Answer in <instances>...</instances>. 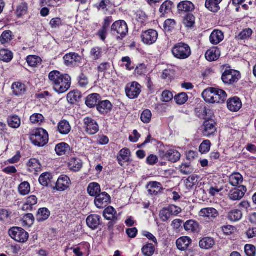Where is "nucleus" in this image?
I'll use <instances>...</instances> for the list:
<instances>
[{"label": "nucleus", "mask_w": 256, "mask_h": 256, "mask_svg": "<svg viewBox=\"0 0 256 256\" xmlns=\"http://www.w3.org/2000/svg\"><path fill=\"white\" fill-rule=\"evenodd\" d=\"M172 7V2L170 0H166L160 6V12L162 14H164L170 11Z\"/></svg>", "instance_id": "54"}, {"label": "nucleus", "mask_w": 256, "mask_h": 256, "mask_svg": "<svg viewBox=\"0 0 256 256\" xmlns=\"http://www.w3.org/2000/svg\"><path fill=\"white\" fill-rule=\"evenodd\" d=\"M116 212L112 206H108L104 211V216L108 220L115 221L117 220Z\"/></svg>", "instance_id": "34"}, {"label": "nucleus", "mask_w": 256, "mask_h": 256, "mask_svg": "<svg viewBox=\"0 0 256 256\" xmlns=\"http://www.w3.org/2000/svg\"><path fill=\"white\" fill-rule=\"evenodd\" d=\"M142 251L145 256H152L154 252L155 248L152 244H148L142 247Z\"/></svg>", "instance_id": "48"}, {"label": "nucleus", "mask_w": 256, "mask_h": 256, "mask_svg": "<svg viewBox=\"0 0 256 256\" xmlns=\"http://www.w3.org/2000/svg\"><path fill=\"white\" fill-rule=\"evenodd\" d=\"M64 64L66 66H78L81 63L82 57L76 53H70L64 56Z\"/></svg>", "instance_id": "11"}, {"label": "nucleus", "mask_w": 256, "mask_h": 256, "mask_svg": "<svg viewBox=\"0 0 256 256\" xmlns=\"http://www.w3.org/2000/svg\"><path fill=\"white\" fill-rule=\"evenodd\" d=\"M244 251L247 256H256V248L250 244H246L244 247Z\"/></svg>", "instance_id": "64"}, {"label": "nucleus", "mask_w": 256, "mask_h": 256, "mask_svg": "<svg viewBox=\"0 0 256 256\" xmlns=\"http://www.w3.org/2000/svg\"><path fill=\"white\" fill-rule=\"evenodd\" d=\"M202 96L205 101L209 103H222L227 97L224 90L214 88H210L204 90Z\"/></svg>", "instance_id": "2"}, {"label": "nucleus", "mask_w": 256, "mask_h": 256, "mask_svg": "<svg viewBox=\"0 0 256 256\" xmlns=\"http://www.w3.org/2000/svg\"><path fill=\"white\" fill-rule=\"evenodd\" d=\"M52 176L50 173L44 172L39 178L40 183L44 186H48L52 182Z\"/></svg>", "instance_id": "38"}, {"label": "nucleus", "mask_w": 256, "mask_h": 256, "mask_svg": "<svg viewBox=\"0 0 256 256\" xmlns=\"http://www.w3.org/2000/svg\"><path fill=\"white\" fill-rule=\"evenodd\" d=\"M148 192L150 195H157L163 190L160 183L156 182H150L147 187Z\"/></svg>", "instance_id": "19"}, {"label": "nucleus", "mask_w": 256, "mask_h": 256, "mask_svg": "<svg viewBox=\"0 0 256 256\" xmlns=\"http://www.w3.org/2000/svg\"><path fill=\"white\" fill-rule=\"evenodd\" d=\"M110 196L106 192H102L95 197L94 204L98 208H104L110 202Z\"/></svg>", "instance_id": "9"}, {"label": "nucleus", "mask_w": 256, "mask_h": 256, "mask_svg": "<svg viewBox=\"0 0 256 256\" xmlns=\"http://www.w3.org/2000/svg\"><path fill=\"white\" fill-rule=\"evenodd\" d=\"M222 0H206L205 6L210 11L216 12L220 10V4Z\"/></svg>", "instance_id": "22"}, {"label": "nucleus", "mask_w": 256, "mask_h": 256, "mask_svg": "<svg viewBox=\"0 0 256 256\" xmlns=\"http://www.w3.org/2000/svg\"><path fill=\"white\" fill-rule=\"evenodd\" d=\"M31 172H38L42 170V166L39 161L36 158L30 159L27 164Z\"/></svg>", "instance_id": "33"}, {"label": "nucleus", "mask_w": 256, "mask_h": 256, "mask_svg": "<svg viewBox=\"0 0 256 256\" xmlns=\"http://www.w3.org/2000/svg\"><path fill=\"white\" fill-rule=\"evenodd\" d=\"M58 130L61 134H68L70 130V126L68 122L65 120L60 122L58 126Z\"/></svg>", "instance_id": "39"}, {"label": "nucleus", "mask_w": 256, "mask_h": 256, "mask_svg": "<svg viewBox=\"0 0 256 256\" xmlns=\"http://www.w3.org/2000/svg\"><path fill=\"white\" fill-rule=\"evenodd\" d=\"M240 78V74L239 72L230 68L226 69L222 76L223 82L228 85L237 82Z\"/></svg>", "instance_id": "6"}, {"label": "nucleus", "mask_w": 256, "mask_h": 256, "mask_svg": "<svg viewBox=\"0 0 256 256\" xmlns=\"http://www.w3.org/2000/svg\"><path fill=\"white\" fill-rule=\"evenodd\" d=\"M50 212L46 208H40L37 214V220L39 222H43L48 218Z\"/></svg>", "instance_id": "44"}, {"label": "nucleus", "mask_w": 256, "mask_h": 256, "mask_svg": "<svg viewBox=\"0 0 256 256\" xmlns=\"http://www.w3.org/2000/svg\"><path fill=\"white\" fill-rule=\"evenodd\" d=\"M180 154L176 150L170 149L168 150L164 156V158L172 162H176L180 160Z\"/></svg>", "instance_id": "21"}, {"label": "nucleus", "mask_w": 256, "mask_h": 256, "mask_svg": "<svg viewBox=\"0 0 256 256\" xmlns=\"http://www.w3.org/2000/svg\"><path fill=\"white\" fill-rule=\"evenodd\" d=\"M242 212L238 210H234L230 212L228 215V218L231 222H236L242 218Z\"/></svg>", "instance_id": "40"}, {"label": "nucleus", "mask_w": 256, "mask_h": 256, "mask_svg": "<svg viewBox=\"0 0 256 256\" xmlns=\"http://www.w3.org/2000/svg\"><path fill=\"white\" fill-rule=\"evenodd\" d=\"M30 140L34 145L42 147L48 142V135L44 130L37 129L30 134Z\"/></svg>", "instance_id": "4"}, {"label": "nucleus", "mask_w": 256, "mask_h": 256, "mask_svg": "<svg viewBox=\"0 0 256 256\" xmlns=\"http://www.w3.org/2000/svg\"><path fill=\"white\" fill-rule=\"evenodd\" d=\"M223 190V187L216 184H211L208 190L209 194L214 196Z\"/></svg>", "instance_id": "57"}, {"label": "nucleus", "mask_w": 256, "mask_h": 256, "mask_svg": "<svg viewBox=\"0 0 256 256\" xmlns=\"http://www.w3.org/2000/svg\"><path fill=\"white\" fill-rule=\"evenodd\" d=\"M198 180V178L196 175H192L189 176L186 181V186L188 189L192 188L196 186Z\"/></svg>", "instance_id": "49"}, {"label": "nucleus", "mask_w": 256, "mask_h": 256, "mask_svg": "<svg viewBox=\"0 0 256 256\" xmlns=\"http://www.w3.org/2000/svg\"><path fill=\"white\" fill-rule=\"evenodd\" d=\"M70 150V146L64 142H61L58 144L55 148V151L58 156L66 154Z\"/></svg>", "instance_id": "36"}, {"label": "nucleus", "mask_w": 256, "mask_h": 256, "mask_svg": "<svg viewBox=\"0 0 256 256\" xmlns=\"http://www.w3.org/2000/svg\"><path fill=\"white\" fill-rule=\"evenodd\" d=\"M111 31L114 34L118 35V39L122 40L128 34V29L126 23L124 20H120L112 24Z\"/></svg>", "instance_id": "5"}, {"label": "nucleus", "mask_w": 256, "mask_h": 256, "mask_svg": "<svg viewBox=\"0 0 256 256\" xmlns=\"http://www.w3.org/2000/svg\"><path fill=\"white\" fill-rule=\"evenodd\" d=\"M174 100L176 103L181 105L184 104L188 100L186 94L184 92L179 94L174 97Z\"/></svg>", "instance_id": "56"}, {"label": "nucleus", "mask_w": 256, "mask_h": 256, "mask_svg": "<svg viewBox=\"0 0 256 256\" xmlns=\"http://www.w3.org/2000/svg\"><path fill=\"white\" fill-rule=\"evenodd\" d=\"M243 181L242 176L239 173L232 174L229 177L230 184L234 186H236L240 184Z\"/></svg>", "instance_id": "37"}, {"label": "nucleus", "mask_w": 256, "mask_h": 256, "mask_svg": "<svg viewBox=\"0 0 256 256\" xmlns=\"http://www.w3.org/2000/svg\"><path fill=\"white\" fill-rule=\"evenodd\" d=\"M100 216L98 215L91 214L86 218V224L91 229H96L100 224Z\"/></svg>", "instance_id": "18"}, {"label": "nucleus", "mask_w": 256, "mask_h": 256, "mask_svg": "<svg viewBox=\"0 0 256 256\" xmlns=\"http://www.w3.org/2000/svg\"><path fill=\"white\" fill-rule=\"evenodd\" d=\"M142 87L137 82L128 84L125 88L126 96L130 98H137L141 92Z\"/></svg>", "instance_id": "8"}, {"label": "nucleus", "mask_w": 256, "mask_h": 256, "mask_svg": "<svg viewBox=\"0 0 256 256\" xmlns=\"http://www.w3.org/2000/svg\"><path fill=\"white\" fill-rule=\"evenodd\" d=\"M68 166L71 170L78 172L82 166V162L79 158H73L70 160Z\"/></svg>", "instance_id": "23"}, {"label": "nucleus", "mask_w": 256, "mask_h": 256, "mask_svg": "<svg viewBox=\"0 0 256 256\" xmlns=\"http://www.w3.org/2000/svg\"><path fill=\"white\" fill-rule=\"evenodd\" d=\"M30 185L27 182H22L18 186V192L20 194L25 196L30 192Z\"/></svg>", "instance_id": "52"}, {"label": "nucleus", "mask_w": 256, "mask_h": 256, "mask_svg": "<svg viewBox=\"0 0 256 256\" xmlns=\"http://www.w3.org/2000/svg\"><path fill=\"white\" fill-rule=\"evenodd\" d=\"M200 216L207 218L212 221L219 216V212L216 209L213 208H207L200 210Z\"/></svg>", "instance_id": "16"}, {"label": "nucleus", "mask_w": 256, "mask_h": 256, "mask_svg": "<svg viewBox=\"0 0 256 256\" xmlns=\"http://www.w3.org/2000/svg\"><path fill=\"white\" fill-rule=\"evenodd\" d=\"M214 244V240L208 237L204 238L200 240V246L204 249H208L211 248Z\"/></svg>", "instance_id": "42"}, {"label": "nucleus", "mask_w": 256, "mask_h": 256, "mask_svg": "<svg viewBox=\"0 0 256 256\" xmlns=\"http://www.w3.org/2000/svg\"><path fill=\"white\" fill-rule=\"evenodd\" d=\"M158 36L157 32L153 30H146L141 34L142 42L148 45L154 44L156 42Z\"/></svg>", "instance_id": "10"}, {"label": "nucleus", "mask_w": 256, "mask_h": 256, "mask_svg": "<svg viewBox=\"0 0 256 256\" xmlns=\"http://www.w3.org/2000/svg\"><path fill=\"white\" fill-rule=\"evenodd\" d=\"M70 184V178L66 175H62L57 180L56 188L58 190L64 191L68 188Z\"/></svg>", "instance_id": "15"}, {"label": "nucleus", "mask_w": 256, "mask_h": 256, "mask_svg": "<svg viewBox=\"0 0 256 256\" xmlns=\"http://www.w3.org/2000/svg\"><path fill=\"white\" fill-rule=\"evenodd\" d=\"M184 228L186 230L191 232H198L200 227L198 224L195 220H188L184 224Z\"/></svg>", "instance_id": "25"}, {"label": "nucleus", "mask_w": 256, "mask_h": 256, "mask_svg": "<svg viewBox=\"0 0 256 256\" xmlns=\"http://www.w3.org/2000/svg\"><path fill=\"white\" fill-rule=\"evenodd\" d=\"M13 58L12 53L8 50L2 49L0 50V60H1L9 62Z\"/></svg>", "instance_id": "45"}, {"label": "nucleus", "mask_w": 256, "mask_h": 256, "mask_svg": "<svg viewBox=\"0 0 256 256\" xmlns=\"http://www.w3.org/2000/svg\"><path fill=\"white\" fill-rule=\"evenodd\" d=\"M48 77L54 90L58 94L66 92L70 86L71 78L68 74L63 75L55 70L51 72Z\"/></svg>", "instance_id": "1"}, {"label": "nucleus", "mask_w": 256, "mask_h": 256, "mask_svg": "<svg viewBox=\"0 0 256 256\" xmlns=\"http://www.w3.org/2000/svg\"><path fill=\"white\" fill-rule=\"evenodd\" d=\"M220 51L217 48H212L207 50L205 54L206 58L209 62H213L218 59Z\"/></svg>", "instance_id": "20"}, {"label": "nucleus", "mask_w": 256, "mask_h": 256, "mask_svg": "<svg viewBox=\"0 0 256 256\" xmlns=\"http://www.w3.org/2000/svg\"><path fill=\"white\" fill-rule=\"evenodd\" d=\"M184 26L188 28H193L196 24V18L192 14H187L183 20Z\"/></svg>", "instance_id": "35"}, {"label": "nucleus", "mask_w": 256, "mask_h": 256, "mask_svg": "<svg viewBox=\"0 0 256 256\" xmlns=\"http://www.w3.org/2000/svg\"><path fill=\"white\" fill-rule=\"evenodd\" d=\"M171 216L172 214L168 208H164L160 212V216L163 222L168 220Z\"/></svg>", "instance_id": "62"}, {"label": "nucleus", "mask_w": 256, "mask_h": 256, "mask_svg": "<svg viewBox=\"0 0 256 256\" xmlns=\"http://www.w3.org/2000/svg\"><path fill=\"white\" fill-rule=\"evenodd\" d=\"M26 61L28 65L32 67H36L42 62L41 58L36 56H29L26 58Z\"/></svg>", "instance_id": "46"}, {"label": "nucleus", "mask_w": 256, "mask_h": 256, "mask_svg": "<svg viewBox=\"0 0 256 256\" xmlns=\"http://www.w3.org/2000/svg\"><path fill=\"white\" fill-rule=\"evenodd\" d=\"M81 98L80 93L78 91L70 92L67 95V100L69 103L74 104Z\"/></svg>", "instance_id": "41"}, {"label": "nucleus", "mask_w": 256, "mask_h": 256, "mask_svg": "<svg viewBox=\"0 0 256 256\" xmlns=\"http://www.w3.org/2000/svg\"><path fill=\"white\" fill-rule=\"evenodd\" d=\"M100 98V96L98 94H92L88 96L86 100V104L89 108L97 106L98 102Z\"/></svg>", "instance_id": "27"}, {"label": "nucleus", "mask_w": 256, "mask_h": 256, "mask_svg": "<svg viewBox=\"0 0 256 256\" xmlns=\"http://www.w3.org/2000/svg\"><path fill=\"white\" fill-rule=\"evenodd\" d=\"M13 93L16 96L22 95L26 92L24 84L20 82H14L12 86Z\"/></svg>", "instance_id": "32"}, {"label": "nucleus", "mask_w": 256, "mask_h": 256, "mask_svg": "<svg viewBox=\"0 0 256 256\" xmlns=\"http://www.w3.org/2000/svg\"><path fill=\"white\" fill-rule=\"evenodd\" d=\"M180 170L184 174L188 175L192 173L194 169L190 163H183L180 166Z\"/></svg>", "instance_id": "55"}, {"label": "nucleus", "mask_w": 256, "mask_h": 256, "mask_svg": "<svg viewBox=\"0 0 256 256\" xmlns=\"http://www.w3.org/2000/svg\"><path fill=\"white\" fill-rule=\"evenodd\" d=\"M112 104L109 100H106L98 103L97 105V110L102 114H104L108 112L112 108Z\"/></svg>", "instance_id": "28"}, {"label": "nucleus", "mask_w": 256, "mask_h": 256, "mask_svg": "<svg viewBox=\"0 0 256 256\" xmlns=\"http://www.w3.org/2000/svg\"><path fill=\"white\" fill-rule=\"evenodd\" d=\"M8 122L10 127L14 128H18L20 126L21 121L18 116H13L8 118Z\"/></svg>", "instance_id": "43"}, {"label": "nucleus", "mask_w": 256, "mask_h": 256, "mask_svg": "<svg viewBox=\"0 0 256 256\" xmlns=\"http://www.w3.org/2000/svg\"><path fill=\"white\" fill-rule=\"evenodd\" d=\"M38 199L34 196H31L28 198L26 202L22 207L24 211H28L32 210V206L37 204Z\"/></svg>", "instance_id": "31"}, {"label": "nucleus", "mask_w": 256, "mask_h": 256, "mask_svg": "<svg viewBox=\"0 0 256 256\" xmlns=\"http://www.w3.org/2000/svg\"><path fill=\"white\" fill-rule=\"evenodd\" d=\"M102 48L98 46L93 48L90 52L91 57L94 60L100 59L102 56Z\"/></svg>", "instance_id": "50"}, {"label": "nucleus", "mask_w": 256, "mask_h": 256, "mask_svg": "<svg viewBox=\"0 0 256 256\" xmlns=\"http://www.w3.org/2000/svg\"><path fill=\"white\" fill-rule=\"evenodd\" d=\"M223 32L219 30H214L210 36V40L212 44H218L224 39Z\"/></svg>", "instance_id": "26"}, {"label": "nucleus", "mask_w": 256, "mask_h": 256, "mask_svg": "<svg viewBox=\"0 0 256 256\" xmlns=\"http://www.w3.org/2000/svg\"><path fill=\"white\" fill-rule=\"evenodd\" d=\"M44 117L41 114H32L30 118V122L34 124H40L43 122Z\"/></svg>", "instance_id": "61"}, {"label": "nucleus", "mask_w": 256, "mask_h": 256, "mask_svg": "<svg viewBox=\"0 0 256 256\" xmlns=\"http://www.w3.org/2000/svg\"><path fill=\"white\" fill-rule=\"evenodd\" d=\"M211 144L210 140H205L200 145L199 147V151L202 154L208 152L210 148Z\"/></svg>", "instance_id": "59"}, {"label": "nucleus", "mask_w": 256, "mask_h": 256, "mask_svg": "<svg viewBox=\"0 0 256 256\" xmlns=\"http://www.w3.org/2000/svg\"><path fill=\"white\" fill-rule=\"evenodd\" d=\"M88 192L90 196L96 197L101 193L100 185L96 182H92L88 184L87 188Z\"/></svg>", "instance_id": "29"}, {"label": "nucleus", "mask_w": 256, "mask_h": 256, "mask_svg": "<svg viewBox=\"0 0 256 256\" xmlns=\"http://www.w3.org/2000/svg\"><path fill=\"white\" fill-rule=\"evenodd\" d=\"M84 128L86 132L90 134H94L99 130V126L97 122L90 118H86L84 119Z\"/></svg>", "instance_id": "12"}, {"label": "nucleus", "mask_w": 256, "mask_h": 256, "mask_svg": "<svg viewBox=\"0 0 256 256\" xmlns=\"http://www.w3.org/2000/svg\"><path fill=\"white\" fill-rule=\"evenodd\" d=\"M252 32L253 31L251 28H247L244 29L238 34L236 36V38L240 40H247L250 37Z\"/></svg>", "instance_id": "51"}, {"label": "nucleus", "mask_w": 256, "mask_h": 256, "mask_svg": "<svg viewBox=\"0 0 256 256\" xmlns=\"http://www.w3.org/2000/svg\"><path fill=\"white\" fill-rule=\"evenodd\" d=\"M28 11V5L26 3H22L20 5L16 10V16L20 18L22 16L26 14Z\"/></svg>", "instance_id": "60"}, {"label": "nucleus", "mask_w": 256, "mask_h": 256, "mask_svg": "<svg viewBox=\"0 0 256 256\" xmlns=\"http://www.w3.org/2000/svg\"><path fill=\"white\" fill-rule=\"evenodd\" d=\"M152 116V114L151 112L148 110H145L141 114L140 118L143 122L148 124L150 122Z\"/></svg>", "instance_id": "58"}, {"label": "nucleus", "mask_w": 256, "mask_h": 256, "mask_svg": "<svg viewBox=\"0 0 256 256\" xmlns=\"http://www.w3.org/2000/svg\"><path fill=\"white\" fill-rule=\"evenodd\" d=\"M172 52L174 58L179 60H185L190 56L192 54L190 46L184 42L176 44L172 48Z\"/></svg>", "instance_id": "3"}, {"label": "nucleus", "mask_w": 256, "mask_h": 256, "mask_svg": "<svg viewBox=\"0 0 256 256\" xmlns=\"http://www.w3.org/2000/svg\"><path fill=\"white\" fill-rule=\"evenodd\" d=\"M9 235L16 241L19 242H24L28 238V234L23 228L14 227L9 230Z\"/></svg>", "instance_id": "7"}, {"label": "nucleus", "mask_w": 256, "mask_h": 256, "mask_svg": "<svg viewBox=\"0 0 256 256\" xmlns=\"http://www.w3.org/2000/svg\"><path fill=\"white\" fill-rule=\"evenodd\" d=\"M12 39V32L10 30H6L2 32L0 38V41L3 44H8Z\"/></svg>", "instance_id": "47"}, {"label": "nucleus", "mask_w": 256, "mask_h": 256, "mask_svg": "<svg viewBox=\"0 0 256 256\" xmlns=\"http://www.w3.org/2000/svg\"><path fill=\"white\" fill-rule=\"evenodd\" d=\"M246 192V188L244 186H240L237 188L230 191L229 198L232 200H238L242 199Z\"/></svg>", "instance_id": "13"}, {"label": "nucleus", "mask_w": 256, "mask_h": 256, "mask_svg": "<svg viewBox=\"0 0 256 256\" xmlns=\"http://www.w3.org/2000/svg\"><path fill=\"white\" fill-rule=\"evenodd\" d=\"M191 242L190 238L187 236L181 237L176 240L177 248L180 250H187L191 244Z\"/></svg>", "instance_id": "24"}, {"label": "nucleus", "mask_w": 256, "mask_h": 256, "mask_svg": "<svg viewBox=\"0 0 256 256\" xmlns=\"http://www.w3.org/2000/svg\"><path fill=\"white\" fill-rule=\"evenodd\" d=\"M179 11L192 12L195 8L194 4L190 1L186 0L180 2L178 6Z\"/></svg>", "instance_id": "30"}, {"label": "nucleus", "mask_w": 256, "mask_h": 256, "mask_svg": "<svg viewBox=\"0 0 256 256\" xmlns=\"http://www.w3.org/2000/svg\"><path fill=\"white\" fill-rule=\"evenodd\" d=\"M216 129V122L212 120H206L203 124L202 134L205 136H208L214 134Z\"/></svg>", "instance_id": "14"}, {"label": "nucleus", "mask_w": 256, "mask_h": 256, "mask_svg": "<svg viewBox=\"0 0 256 256\" xmlns=\"http://www.w3.org/2000/svg\"><path fill=\"white\" fill-rule=\"evenodd\" d=\"M174 76V70L170 69H166L164 70L162 78L164 80H166L168 81H170L173 78Z\"/></svg>", "instance_id": "63"}, {"label": "nucleus", "mask_w": 256, "mask_h": 256, "mask_svg": "<svg viewBox=\"0 0 256 256\" xmlns=\"http://www.w3.org/2000/svg\"><path fill=\"white\" fill-rule=\"evenodd\" d=\"M130 150L128 148H123L120 152L119 156L118 158L119 164H121V162L124 160L127 161L129 158Z\"/></svg>", "instance_id": "53"}, {"label": "nucleus", "mask_w": 256, "mask_h": 256, "mask_svg": "<svg viewBox=\"0 0 256 256\" xmlns=\"http://www.w3.org/2000/svg\"><path fill=\"white\" fill-rule=\"evenodd\" d=\"M228 108L232 112H238L242 108L241 100L238 97L230 98L227 102Z\"/></svg>", "instance_id": "17"}]
</instances>
